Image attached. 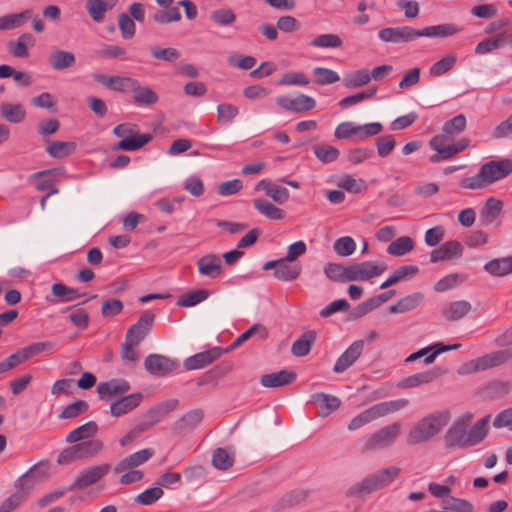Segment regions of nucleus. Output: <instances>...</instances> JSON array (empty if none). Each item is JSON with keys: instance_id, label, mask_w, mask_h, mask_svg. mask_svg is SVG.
Listing matches in <instances>:
<instances>
[{"instance_id": "nucleus-1", "label": "nucleus", "mask_w": 512, "mask_h": 512, "mask_svg": "<svg viewBox=\"0 0 512 512\" xmlns=\"http://www.w3.org/2000/svg\"><path fill=\"white\" fill-rule=\"evenodd\" d=\"M489 418V416L481 418L469 430L468 420L455 421L444 435L445 447L466 449L481 443L489 430Z\"/></svg>"}, {"instance_id": "nucleus-2", "label": "nucleus", "mask_w": 512, "mask_h": 512, "mask_svg": "<svg viewBox=\"0 0 512 512\" xmlns=\"http://www.w3.org/2000/svg\"><path fill=\"white\" fill-rule=\"evenodd\" d=\"M512 173V159L490 160L480 166L472 177L463 178L460 186L464 189L479 190L498 182Z\"/></svg>"}, {"instance_id": "nucleus-3", "label": "nucleus", "mask_w": 512, "mask_h": 512, "mask_svg": "<svg viewBox=\"0 0 512 512\" xmlns=\"http://www.w3.org/2000/svg\"><path fill=\"white\" fill-rule=\"evenodd\" d=\"M398 466H388L367 474L362 480L350 486L346 492L348 497L369 495L389 487L400 475Z\"/></svg>"}, {"instance_id": "nucleus-4", "label": "nucleus", "mask_w": 512, "mask_h": 512, "mask_svg": "<svg viewBox=\"0 0 512 512\" xmlns=\"http://www.w3.org/2000/svg\"><path fill=\"white\" fill-rule=\"evenodd\" d=\"M448 412H435L416 422L407 433L409 446L425 443L436 436L449 422Z\"/></svg>"}, {"instance_id": "nucleus-5", "label": "nucleus", "mask_w": 512, "mask_h": 512, "mask_svg": "<svg viewBox=\"0 0 512 512\" xmlns=\"http://www.w3.org/2000/svg\"><path fill=\"white\" fill-rule=\"evenodd\" d=\"M453 23H445L433 26H427L422 29H415L410 26H400L397 32V43H407L418 39L419 37L444 38L456 35L462 31Z\"/></svg>"}, {"instance_id": "nucleus-6", "label": "nucleus", "mask_w": 512, "mask_h": 512, "mask_svg": "<svg viewBox=\"0 0 512 512\" xmlns=\"http://www.w3.org/2000/svg\"><path fill=\"white\" fill-rule=\"evenodd\" d=\"M72 444L60 452L57 457L58 464L68 465L75 461L92 459L104 450V443L100 439H90Z\"/></svg>"}, {"instance_id": "nucleus-7", "label": "nucleus", "mask_w": 512, "mask_h": 512, "mask_svg": "<svg viewBox=\"0 0 512 512\" xmlns=\"http://www.w3.org/2000/svg\"><path fill=\"white\" fill-rule=\"evenodd\" d=\"M401 430L402 424L399 422H393L366 435L364 439L363 451L373 452L392 447L399 438Z\"/></svg>"}, {"instance_id": "nucleus-8", "label": "nucleus", "mask_w": 512, "mask_h": 512, "mask_svg": "<svg viewBox=\"0 0 512 512\" xmlns=\"http://www.w3.org/2000/svg\"><path fill=\"white\" fill-rule=\"evenodd\" d=\"M506 362H508L506 350H496L462 364L457 372L459 375H469L499 367Z\"/></svg>"}, {"instance_id": "nucleus-9", "label": "nucleus", "mask_w": 512, "mask_h": 512, "mask_svg": "<svg viewBox=\"0 0 512 512\" xmlns=\"http://www.w3.org/2000/svg\"><path fill=\"white\" fill-rule=\"evenodd\" d=\"M111 466L108 463H103L95 466H90L82 470L74 483L70 486L69 490L85 489L99 480H101L110 471Z\"/></svg>"}, {"instance_id": "nucleus-10", "label": "nucleus", "mask_w": 512, "mask_h": 512, "mask_svg": "<svg viewBox=\"0 0 512 512\" xmlns=\"http://www.w3.org/2000/svg\"><path fill=\"white\" fill-rule=\"evenodd\" d=\"M154 320L155 314L150 310L145 311L138 321L128 328L125 339L139 345L152 329Z\"/></svg>"}, {"instance_id": "nucleus-11", "label": "nucleus", "mask_w": 512, "mask_h": 512, "mask_svg": "<svg viewBox=\"0 0 512 512\" xmlns=\"http://www.w3.org/2000/svg\"><path fill=\"white\" fill-rule=\"evenodd\" d=\"M387 269L384 263L377 264L372 261H364L349 265L350 281H368L381 275Z\"/></svg>"}, {"instance_id": "nucleus-12", "label": "nucleus", "mask_w": 512, "mask_h": 512, "mask_svg": "<svg viewBox=\"0 0 512 512\" xmlns=\"http://www.w3.org/2000/svg\"><path fill=\"white\" fill-rule=\"evenodd\" d=\"M144 367L148 373L163 377L175 370L178 363L164 355L150 354L144 360Z\"/></svg>"}, {"instance_id": "nucleus-13", "label": "nucleus", "mask_w": 512, "mask_h": 512, "mask_svg": "<svg viewBox=\"0 0 512 512\" xmlns=\"http://www.w3.org/2000/svg\"><path fill=\"white\" fill-rule=\"evenodd\" d=\"M364 349V341H354L336 360L333 371L335 373H343L351 367L361 356Z\"/></svg>"}, {"instance_id": "nucleus-14", "label": "nucleus", "mask_w": 512, "mask_h": 512, "mask_svg": "<svg viewBox=\"0 0 512 512\" xmlns=\"http://www.w3.org/2000/svg\"><path fill=\"white\" fill-rule=\"evenodd\" d=\"M276 103L283 109L291 112H303L312 110L316 106V101L311 96L299 94L296 98L279 96Z\"/></svg>"}, {"instance_id": "nucleus-15", "label": "nucleus", "mask_w": 512, "mask_h": 512, "mask_svg": "<svg viewBox=\"0 0 512 512\" xmlns=\"http://www.w3.org/2000/svg\"><path fill=\"white\" fill-rule=\"evenodd\" d=\"M445 373V371L440 367H435L431 370L416 373L413 375H410L404 379H402L398 387L407 389V388H414L421 385L429 384L442 376Z\"/></svg>"}, {"instance_id": "nucleus-16", "label": "nucleus", "mask_w": 512, "mask_h": 512, "mask_svg": "<svg viewBox=\"0 0 512 512\" xmlns=\"http://www.w3.org/2000/svg\"><path fill=\"white\" fill-rule=\"evenodd\" d=\"M177 399H170L151 407L145 414L142 421L148 429L159 423L168 413L176 409Z\"/></svg>"}, {"instance_id": "nucleus-17", "label": "nucleus", "mask_w": 512, "mask_h": 512, "mask_svg": "<svg viewBox=\"0 0 512 512\" xmlns=\"http://www.w3.org/2000/svg\"><path fill=\"white\" fill-rule=\"evenodd\" d=\"M200 275L215 279L222 273V260L214 253L206 254L197 260Z\"/></svg>"}, {"instance_id": "nucleus-18", "label": "nucleus", "mask_w": 512, "mask_h": 512, "mask_svg": "<svg viewBox=\"0 0 512 512\" xmlns=\"http://www.w3.org/2000/svg\"><path fill=\"white\" fill-rule=\"evenodd\" d=\"M222 352L221 348L214 347L207 351L197 353L188 357L184 361V366L187 370L201 369L217 360L222 355Z\"/></svg>"}, {"instance_id": "nucleus-19", "label": "nucleus", "mask_w": 512, "mask_h": 512, "mask_svg": "<svg viewBox=\"0 0 512 512\" xmlns=\"http://www.w3.org/2000/svg\"><path fill=\"white\" fill-rule=\"evenodd\" d=\"M130 390V384L124 379H112L101 382L97 386L100 399L108 400L118 395L125 394Z\"/></svg>"}, {"instance_id": "nucleus-20", "label": "nucleus", "mask_w": 512, "mask_h": 512, "mask_svg": "<svg viewBox=\"0 0 512 512\" xmlns=\"http://www.w3.org/2000/svg\"><path fill=\"white\" fill-rule=\"evenodd\" d=\"M463 247L460 242L451 240L430 253V261L437 263L445 260L458 258L462 255Z\"/></svg>"}, {"instance_id": "nucleus-21", "label": "nucleus", "mask_w": 512, "mask_h": 512, "mask_svg": "<svg viewBox=\"0 0 512 512\" xmlns=\"http://www.w3.org/2000/svg\"><path fill=\"white\" fill-rule=\"evenodd\" d=\"M296 378L297 375L294 371L284 369L275 373L262 375L260 383L267 388H277L292 384Z\"/></svg>"}, {"instance_id": "nucleus-22", "label": "nucleus", "mask_w": 512, "mask_h": 512, "mask_svg": "<svg viewBox=\"0 0 512 512\" xmlns=\"http://www.w3.org/2000/svg\"><path fill=\"white\" fill-rule=\"evenodd\" d=\"M142 398L143 396L140 392L132 393L122 397L120 400L111 404V415L114 417H120L131 412L140 405Z\"/></svg>"}, {"instance_id": "nucleus-23", "label": "nucleus", "mask_w": 512, "mask_h": 512, "mask_svg": "<svg viewBox=\"0 0 512 512\" xmlns=\"http://www.w3.org/2000/svg\"><path fill=\"white\" fill-rule=\"evenodd\" d=\"M154 454V451L151 448L142 449L137 451L121 461H119L114 470L116 473H120L129 469L136 468L146 461H148Z\"/></svg>"}, {"instance_id": "nucleus-24", "label": "nucleus", "mask_w": 512, "mask_h": 512, "mask_svg": "<svg viewBox=\"0 0 512 512\" xmlns=\"http://www.w3.org/2000/svg\"><path fill=\"white\" fill-rule=\"evenodd\" d=\"M118 0H87L86 10L91 19L96 23H102L105 19V14L112 10Z\"/></svg>"}, {"instance_id": "nucleus-25", "label": "nucleus", "mask_w": 512, "mask_h": 512, "mask_svg": "<svg viewBox=\"0 0 512 512\" xmlns=\"http://www.w3.org/2000/svg\"><path fill=\"white\" fill-rule=\"evenodd\" d=\"M99 431L98 424L95 421H89L85 424L73 429L65 438L66 443L72 444L81 441L96 439L95 436Z\"/></svg>"}, {"instance_id": "nucleus-26", "label": "nucleus", "mask_w": 512, "mask_h": 512, "mask_svg": "<svg viewBox=\"0 0 512 512\" xmlns=\"http://www.w3.org/2000/svg\"><path fill=\"white\" fill-rule=\"evenodd\" d=\"M503 209V202L497 198L489 197L480 210L479 220L483 226H488L494 222Z\"/></svg>"}, {"instance_id": "nucleus-27", "label": "nucleus", "mask_w": 512, "mask_h": 512, "mask_svg": "<svg viewBox=\"0 0 512 512\" xmlns=\"http://www.w3.org/2000/svg\"><path fill=\"white\" fill-rule=\"evenodd\" d=\"M472 310V305L466 300H457L448 303L442 309L443 317L450 322L464 318Z\"/></svg>"}, {"instance_id": "nucleus-28", "label": "nucleus", "mask_w": 512, "mask_h": 512, "mask_svg": "<svg viewBox=\"0 0 512 512\" xmlns=\"http://www.w3.org/2000/svg\"><path fill=\"white\" fill-rule=\"evenodd\" d=\"M317 333L314 330H308L302 333L291 346V353L295 357H304L311 351L315 344Z\"/></svg>"}, {"instance_id": "nucleus-29", "label": "nucleus", "mask_w": 512, "mask_h": 512, "mask_svg": "<svg viewBox=\"0 0 512 512\" xmlns=\"http://www.w3.org/2000/svg\"><path fill=\"white\" fill-rule=\"evenodd\" d=\"M313 403L318 408V414L326 417L340 407L341 401L336 396L325 393H316L312 395Z\"/></svg>"}, {"instance_id": "nucleus-30", "label": "nucleus", "mask_w": 512, "mask_h": 512, "mask_svg": "<svg viewBox=\"0 0 512 512\" xmlns=\"http://www.w3.org/2000/svg\"><path fill=\"white\" fill-rule=\"evenodd\" d=\"M202 420L203 411L201 409L188 411L173 424V430L177 433L193 430Z\"/></svg>"}, {"instance_id": "nucleus-31", "label": "nucleus", "mask_w": 512, "mask_h": 512, "mask_svg": "<svg viewBox=\"0 0 512 512\" xmlns=\"http://www.w3.org/2000/svg\"><path fill=\"white\" fill-rule=\"evenodd\" d=\"M76 58L72 52L65 50H55L48 58V63L56 71L65 70L75 65Z\"/></svg>"}, {"instance_id": "nucleus-32", "label": "nucleus", "mask_w": 512, "mask_h": 512, "mask_svg": "<svg viewBox=\"0 0 512 512\" xmlns=\"http://www.w3.org/2000/svg\"><path fill=\"white\" fill-rule=\"evenodd\" d=\"M423 300V294L415 292L400 298L395 304L389 307V312L394 314H402L416 309Z\"/></svg>"}, {"instance_id": "nucleus-33", "label": "nucleus", "mask_w": 512, "mask_h": 512, "mask_svg": "<svg viewBox=\"0 0 512 512\" xmlns=\"http://www.w3.org/2000/svg\"><path fill=\"white\" fill-rule=\"evenodd\" d=\"M484 270L494 277L512 274V256L490 260L484 265Z\"/></svg>"}, {"instance_id": "nucleus-34", "label": "nucleus", "mask_w": 512, "mask_h": 512, "mask_svg": "<svg viewBox=\"0 0 512 512\" xmlns=\"http://www.w3.org/2000/svg\"><path fill=\"white\" fill-rule=\"evenodd\" d=\"M409 404L407 399H395L381 402L371 406L372 412L376 419L396 413L404 409Z\"/></svg>"}, {"instance_id": "nucleus-35", "label": "nucleus", "mask_w": 512, "mask_h": 512, "mask_svg": "<svg viewBox=\"0 0 512 512\" xmlns=\"http://www.w3.org/2000/svg\"><path fill=\"white\" fill-rule=\"evenodd\" d=\"M286 258L279 259L277 270L274 271V276L281 281H292L298 278L301 273L302 267L298 263L290 264Z\"/></svg>"}, {"instance_id": "nucleus-36", "label": "nucleus", "mask_w": 512, "mask_h": 512, "mask_svg": "<svg viewBox=\"0 0 512 512\" xmlns=\"http://www.w3.org/2000/svg\"><path fill=\"white\" fill-rule=\"evenodd\" d=\"M260 187L266 192L268 197L272 198L278 204H283L289 199V191L284 186H279L269 180L263 179L257 185V188Z\"/></svg>"}, {"instance_id": "nucleus-37", "label": "nucleus", "mask_w": 512, "mask_h": 512, "mask_svg": "<svg viewBox=\"0 0 512 512\" xmlns=\"http://www.w3.org/2000/svg\"><path fill=\"white\" fill-rule=\"evenodd\" d=\"M132 93L134 103L139 106L154 105L159 100V97L154 90L148 86H141L138 80L135 84V90H132Z\"/></svg>"}, {"instance_id": "nucleus-38", "label": "nucleus", "mask_w": 512, "mask_h": 512, "mask_svg": "<svg viewBox=\"0 0 512 512\" xmlns=\"http://www.w3.org/2000/svg\"><path fill=\"white\" fill-rule=\"evenodd\" d=\"M151 140L152 135L149 133L132 134L119 141L116 145V149L123 151H136L145 146Z\"/></svg>"}, {"instance_id": "nucleus-39", "label": "nucleus", "mask_w": 512, "mask_h": 512, "mask_svg": "<svg viewBox=\"0 0 512 512\" xmlns=\"http://www.w3.org/2000/svg\"><path fill=\"white\" fill-rule=\"evenodd\" d=\"M32 16V11L27 9L20 13L7 14L0 17V31L12 30L21 27Z\"/></svg>"}, {"instance_id": "nucleus-40", "label": "nucleus", "mask_w": 512, "mask_h": 512, "mask_svg": "<svg viewBox=\"0 0 512 512\" xmlns=\"http://www.w3.org/2000/svg\"><path fill=\"white\" fill-rule=\"evenodd\" d=\"M34 44V38L30 33H24L17 41H9L7 43L8 51L14 56L18 58H24L28 56V46H32Z\"/></svg>"}, {"instance_id": "nucleus-41", "label": "nucleus", "mask_w": 512, "mask_h": 512, "mask_svg": "<svg viewBox=\"0 0 512 512\" xmlns=\"http://www.w3.org/2000/svg\"><path fill=\"white\" fill-rule=\"evenodd\" d=\"M0 115L10 123H21L26 117V111L20 104L2 103L0 105Z\"/></svg>"}, {"instance_id": "nucleus-42", "label": "nucleus", "mask_w": 512, "mask_h": 512, "mask_svg": "<svg viewBox=\"0 0 512 512\" xmlns=\"http://www.w3.org/2000/svg\"><path fill=\"white\" fill-rule=\"evenodd\" d=\"M469 145V139L463 138L455 144L449 143L443 150H440L439 154L430 156L429 160L432 163H438L444 160H448L456 154L462 152Z\"/></svg>"}, {"instance_id": "nucleus-43", "label": "nucleus", "mask_w": 512, "mask_h": 512, "mask_svg": "<svg viewBox=\"0 0 512 512\" xmlns=\"http://www.w3.org/2000/svg\"><path fill=\"white\" fill-rule=\"evenodd\" d=\"M324 274L334 282H349L350 272L349 265L345 266L339 263H327L324 266Z\"/></svg>"}, {"instance_id": "nucleus-44", "label": "nucleus", "mask_w": 512, "mask_h": 512, "mask_svg": "<svg viewBox=\"0 0 512 512\" xmlns=\"http://www.w3.org/2000/svg\"><path fill=\"white\" fill-rule=\"evenodd\" d=\"M253 206L268 219L281 220L284 217V211L266 199L254 200Z\"/></svg>"}, {"instance_id": "nucleus-45", "label": "nucleus", "mask_w": 512, "mask_h": 512, "mask_svg": "<svg viewBox=\"0 0 512 512\" xmlns=\"http://www.w3.org/2000/svg\"><path fill=\"white\" fill-rule=\"evenodd\" d=\"M505 45V34L498 33L495 37L485 38L475 47L477 55H485Z\"/></svg>"}, {"instance_id": "nucleus-46", "label": "nucleus", "mask_w": 512, "mask_h": 512, "mask_svg": "<svg viewBox=\"0 0 512 512\" xmlns=\"http://www.w3.org/2000/svg\"><path fill=\"white\" fill-rule=\"evenodd\" d=\"M40 469L41 468L39 466L35 465L16 481L15 485L17 491H22L24 493V499L26 498L27 494L34 488V478L40 476Z\"/></svg>"}, {"instance_id": "nucleus-47", "label": "nucleus", "mask_w": 512, "mask_h": 512, "mask_svg": "<svg viewBox=\"0 0 512 512\" xmlns=\"http://www.w3.org/2000/svg\"><path fill=\"white\" fill-rule=\"evenodd\" d=\"M51 292L57 301L61 303L74 301L81 296L77 289L70 288L60 282L52 285Z\"/></svg>"}, {"instance_id": "nucleus-48", "label": "nucleus", "mask_w": 512, "mask_h": 512, "mask_svg": "<svg viewBox=\"0 0 512 512\" xmlns=\"http://www.w3.org/2000/svg\"><path fill=\"white\" fill-rule=\"evenodd\" d=\"M413 248L414 242L412 238L409 236H402L389 244L387 252L392 256L400 257L412 251Z\"/></svg>"}, {"instance_id": "nucleus-49", "label": "nucleus", "mask_w": 512, "mask_h": 512, "mask_svg": "<svg viewBox=\"0 0 512 512\" xmlns=\"http://www.w3.org/2000/svg\"><path fill=\"white\" fill-rule=\"evenodd\" d=\"M371 81L370 71L360 69L344 77L343 83L346 88L355 89L368 84Z\"/></svg>"}, {"instance_id": "nucleus-50", "label": "nucleus", "mask_w": 512, "mask_h": 512, "mask_svg": "<svg viewBox=\"0 0 512 512\" xmlns=\"http://www.w3.org/2000/svg\"><path fill=\"white\" fill-rule=\"evenodd\" d=\"M211 462L216 469L226 471L233 466L234 455L224 448H217L212 453Z\"/></svg>"}, {"instance_id": "nucleus-51", "label": "nucleus", "mask_w": 512, "mask_h": 512, "mask_svg": "<svg viewBox=\"0 0 512 512\" xmlns=\"http://www.w3.org/2000/svg\"><path fill=\"white\" fill-rule=\"evenodd\" d=\"M76 149L74 142L52 141L47 146L48 154L53 158H64L72 154Z\"/></svg>"}, {"instance_id": "nucleus-52", "label": "nucleus", "mask_w": 512, "mask_h": 512, "mask_svg": "<svg viewBox=\"0 0 512 512\" xmlns=\"http://www.w3.org/2000/svg\"><path fill=\"white\" fill-rule=\"evenodd\" d=\"M70 311L69 319L72 324L79 329H86L89 325V314L83 308L75 309V306H69L62 309V313Z\"/></svg>"}, {"instance_id": "nucleus-53", "label": "nucleus", "mask_w": 512, "mask_h": 512, "mask_svg": "<svg viewBox=\"0 0 512 512\" xmlns=\"http://www.w3.org/2000/svg\"><path fill=\"white\" fill-rule=\"evenodd\" d=\"M334 252L341 257H348L356 250V242L350 236H343L335 240L333 244Z\"/></svg>"}, {"instance_id": "nucleus-54", "label": "nucleus", "mask_w": 512, "mask_h": 512, "mask_svg": "<svg viewBox=\"0 0 512 512\" xmlns=\"http://www.w3.org/2000/svg\"><path fill=\"white\" fill-rule=\"evenodd\" d=\"M208 296V290L198 289L181 296L177 301V305L181 307H192L206 300Z\"/></svg>"}, {"instance_id": "nucleus-55", "label": "nucleus", "mask_w": 512, "mask_h": 512, "mask_svg": "<svg viewBox=\"0 0 512 512\" xmlns=\"http://www.w3.org/2000/svg\"><path fill=\"white\" fill-rule=\"evenodd\" d=\"M181 19V13L177 7H163L153 14V20L159 24L177 22Z\"/></svg>"}, {"instance_id": "nucleus-56", "label": "nucleus", "mask_w": 512, "mask_h": 512, "mask_svg": "<svg viewBox=\"0 0 512 512\" xmlns=\"http://www.w3.org/2000/svg\"><path fill=\"white\" fill-rule=\"evenodd\" d=\"M89 409V405L84 400H76L75 402L67 405L59 415L60 419H74L81 414H84Z\"/></svg>"}, {"instance_id": "nucleus-57", "label": "nucleus", "mask_w": 512, "mask_h": 512, "mask_svg": "<svg viewBox=\"0 0 512 512\" xmlns=\"http://www.w3.org/2000/svg\"><path fill=\"white\" fill-rule=\"evenodd\" d=\"M313 75L315 82L318 85H329L336 83L340 80V76L337 72L324 67H316L313 69Z\"/></svg>"}, {"instance_id": "nucleus-58", "label": "nucleus", "mask_w": 512, "mask_h": 512, "mask_svg": "<svg viewBox=\"0 0 512 512\" xmlns=\"http://www.w3.org/2000/svg\"><path fill=\"white\" fill-rule=\"evenodd\" d=\"M455 63L456 56L453 54L448 55L434 63L429 69V74L433 77H439L451 70Z\"/></svg>"}, {"instance_id": "nucleus-59", "label": "nucleus", "mask_w": 512, "mask_h": 512, "mask_svg": "<svg viewBox=\"0 0 512 512\" xmlns=\"http://www.w3.org/2000/svg\"><path fill=\"white\" fill-rule=\"evenodd\" d=\"M315 156L323 163H330L339 157V150L330 145H315L313 147Z\"/></svg>"}, {"instance_id": "nucleus-60", "label": "nucleus", "mask_w": 512, "mask_h": 512, "mask_svg": "<svg viewBox=\"0 0 512 512\" xmlns=\"http://www.w3.org/2000/svg\"><path fill=\"white\" fill-rule=\"evenodd\" d=\"M308 497V491L304 489H297L286 493L280 500L282 508H290L296 506Z\"/></svg>"}, {"instance_id": "nucleus-61", "label": "nucleus", "mask_w": 512, "mask_h": 512, "mask_svg": "<svg viewBox=\"0 0 512 512\" xmlns=\"http://www.w3.org/2000/svg\"><path fill=\"white\" fill-rule=\"evenodd\" d=\"M311 45L318 48H339L342 40L336 34H321L311 41Z\"/></svg>"}, {"instance_id": "nucleus-62", "label": "nucleus", "mask_w": 512, "mask_h": 512, "mask_svg": "<svg viewBox=\"0 0 512 512\" xmlns=\"http://www.w3.org/2000/svg\"><path fill=\"white\" fill-rule=\"evenodd\" d=\"M383 126L379 122L367 123L364 125H356L355 137L358 141H363L369 137L379 134Z\"/></svg>"}, {"instance_id": "nucleus-63", "label": "nucleus", "mask_w": 512, "mask_h": 512, "mask_svg": "<svg viewBox=\"0 0 512 512\" xmlns=\"http://www.w3.org/2000/svg\"><path fill=\"white\" fill-rule=\"evenodd\" d=\"M466 127V117L463 114H459L449 121L445 122L442 128L444 135H457L464 131Z\"/></svg>"}, {"instance_id": "nucleus-64", "label": "nucleus", "mask_w": 512, "mask_h": 512, "mask_svg": "<svg viewBox=\"0 0 512 512\" xmlns=\"http://www.w3.org/2000/svg\"><path fill=\"white\" fill-rule=\"evenodd\" d=\"M443 508L453 512H473V505L461 498L450 497L443 502Z\"/></svg>"}]
</instances>
